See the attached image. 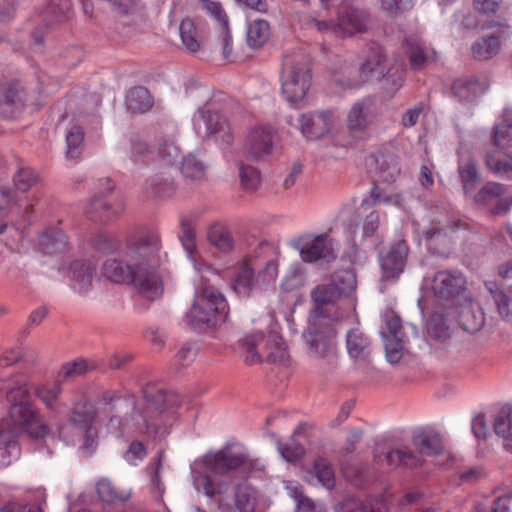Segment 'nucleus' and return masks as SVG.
I'll use <instances>...</instances> for the list:
<instances>
[{
	"label": "nucleus",
	"instance_id": "nucleus-1",
	"mask_svg": "<svg viewBox=\"0 0 512 512\" xmlns=\"http://www.w3.org/2000/svg\"><path fill=\"white\" fill-rule=\"evenodd\" d=\"M131 265L136 269V282L142 296L154 300L163 292L160 266L161 240L156 231H146L131 240L126 249Z\"/></svg>",
	"mask_w": 512,
	"mask_h": 512
},
{
	"label": "nucleus",
	"instance_id": "nucleus-2",
	"mask_svg": "<svg viewBox=\"0 0 512 512\" xmlns=\"http://www.w3.org/2000/svg\"><path fill=\"white\" fill-rule=\"evenodd\" d=\"M413 446L418 454L406 446L391 448L387 451L376 449L374 461L378 465L387 464L390 467H402L411 469L421 464V457L439 455L443 452L441 439L437 434L426 431L417 432L412 439Z\"/></svg>",
	"mask_w": 512,
	"mask_h": 512
},
{
	"label": "nucleus",
	"instance_id": "nucleus-3",
	"mask_svg": "<svg viewBox=\"0 0 512 512\" xmlns=\"http://www.w3.org/2000/svg\"><path fill=\"white\" fill-rule=\"evenodd\" d=\"M228 310L223 295L214 287L206 286L196 292L192 307L185 315V322L194 329L204 330L226 322Z\"/></svg>",
	"mask_w": 512,
	"mask_h": 512
},
{
	"label": "nucleus",
	"instance_id": "nucleus-4",
	"mask_svg": "<svg viewBox=\"0 0 512 512\" xmlns=\"http://www.w3.org/2000/svg\"><path fill=\"white\" fill-rule=\"evenodd\" d=\"M386 53L383 47L379 45H372L366 55L365 60L361 63L357 75L349 77L346 85L350 88H357L366 82L372 80L385 79L388 83H391L390 90H398L404 81V69H393L390 68L386 71L385 67Z\"/></svg>",
	"mask_w": 512,
	"mask_h": 512
},
{
	"label": "nucleus",
	"instance_id": "nucleus-5",
	"mask_svg": "<svg viewBox=\"0 0 512 512\" xmlns=\"http://www.w3.org/2000/svg\"><path fill=\"white\" fill-rule=\"evenodd\" d=\"M244 360L247 364H256L263 360L284 364L288 353L282 337L271 332L267 338L262 333L249 334L242 339Z\"/></svg>",
	"mask_w": 512,
	"mask_h": 512
},
{
	"label": "nucleus",
	"instance_id": "nucleus-6",
	"mask_svg": "<svg viewBox=\"0 0 512 512\" xmlns=\"http://www.w3.org/2000/svg\"><path fill=\"white\" fill-rule=\"evenodd\" d=\"M281 92L290 103L302 101L311 85L308 63L303 56L285 57L280 76Z\"/></svg>",
	"mask_w": 512,
	"mask_h": 512
},
{
	"label": "nucleus",
	"instance_id": "nucleus-7",
	"mask_svg": "<svg viewBox=\"0 0 512 512\" xmlns=\"http://www.w3.org/2000/svg\"><path fill=\"white\" fill-rule=\"evenodd\" d=\"M203 463L214 475H227L230 472L246 467L249 470H262L263 463L258 459H251L243 449L226 447L203 457Z\"/></svg>",
	"mask_w": 512,
	"mask_h": 512
},
{
	"label": "nucleus",
	"instance_id": "nucleus-8",
	"mask_svg": "<svg viewBox=\"0 0 512 512\" xmlns=\"http://www.w3.org/2000/svg\"><path fill=\"white\" fill-rule=\"evenodd\" d=\"M97 410L94 405L88 401H80L73 404L68 422L71 427L78 431L83 437L81 449L83 453L89 455L96 448L97 427L95 425Z\"/></svg>",
	"mask_w": 512,
	"mask_h": 512
},
{
	"label": "nucleus",
	"instance_id": "nucleus-9",
	"mask_svg": "<svg viewBox=\"0 0 512 512\" xmlns=\"http://www.w3.org/2000/svg\"><path fill=\"white\" fill-rule=\"evenodd\" d=\"M0 431H7L11 436L27 432L33 437L45 434L46 429L39 424L37 416L29 403L12 404L9 409V418L0 424Z\"/></svg>",
	"mask_w": 512,
	"mask_h": 512
},
{
	"label": "nucleus",
	"instance_id": "nucleus-10",
	"mask_svg": "<svg viewBox=\"0 0 512 512\" xmlns=\"http://www.w3.org/2000/svg\"><path fill=\"white\" fill-rule=\"evenodd\" d=\"M296 248L306 263H330L337 258L335 242L327 233L303 235L298 238Z\"/></svg>",
	"mask_w": 512,
	"mask_h": 512
},
{
	"label": "nucleus",
	"instance_id": "nucleus-11",
	"mask_svg": "<svg viewBox=\"0 0 512 512\" xmlns=\"http://www.w3.org/2000/svg\"><path fill=\"white\" fill-rule=\"evenodd\" d=\"M380 334L387 360L392 364L398 363L406 349V339L401 320L393 311L384 313Z\"/></svg>",
	"mask_w": 512,
	"mask_h": 512
},
{
	"label": "nucleus",
	"instance_id": "nucleus-12",
	"mask_svg": "<svg viewBox=\"0 0 512 512\" xmlns=\"http://www.w3.org/2000/svg\"><path fill=\"white\" fill-rule=\"evenodd\" d=\"M302 338L311 358L332 365L337 358L336 332L333 329L309 328Z\"/></svg>",
	"mask_w": 512,
	"mask_h": 512
},
{
	"label": "nucleus",
	"instance_id": "nucleus-13",
	"mask_svg": "<svg viewBox=\"0 0 512 512\" xmlns=\"http://www.w3.org/2000/svg\"><path fill=\"white\" fill-rule=\"evenodd\" d=\"M340 298V290L332 286L327 279L315 286L311 291V299L316 317L328 319L331 322L340 321L343 318L337 306Z\"/></svg>",
	"mask_w": 512,
	"mask_h": 512
},
{
	"label": "nucleus",
	"instance_id": "nucleus-14",
	"mask_svg": "<svg viewBox=\"0 0 512 512\" xmlns=\"http://www.w3.org/2000/svg\"><path fill=\"white\" fill-rule=\"evenodd\" d=\"M391 198L384 195L382 190L374 185L370 192V198H364L360 206L356 209L355 219L351 220V224L358 226V221L361 222L362 237L367 238L373 236L379 226L380 217L376 210H369L372 204L389 203Z\"/></svg>",
	"mask_w": 512,
	"mask_h": 512
},
{
	"label": "nucleus",
	"instance_id": "nucleus-15",
	"mask_svg": "<svg viewBox=\"0 0 512 512\" xmlns=\"http://www.w3.org/2000/svg\"><path fill=\"white\" fill-rule=\"evenodd\" d=\"M275 144V135L270 128L254 127L248 131L243 152L252 161H260L272 154Z\"/></svg>",
	"mask_w": 512,
	"mask_h": 512
},
{
	"label": "nucleus",
	"instance_id": "nucleus-16",
	"mask_svg": "<svg viewBox=\"0 0 512 512\" xmlns=\"http://www.w3.org/2000/svg\"><path fill=\"white\" fill-rule=\"evenodd\" d=\"M408 256V246L404 240H398L379 254L382 278L385 280L396 279L403 271Z\"/></svg>",
	"mask_w": 512,
	"mask_h": 512
},
{
	"label": "nucleus",
	"instance_id": "nucleus-17",
	"mask_svg": "<svg viewBox=\"0 0 512 512\" xmlns=\"http://www.w3.org/2000/svg\"><path fill=\"white\" fill-rule=\"evenodd\" d=\"M463 286L464 280L460 275L452 274L449 271H439L432 277H425L422 287L431 290L440 299L450 300L459 296Z\"/></svg>",
	"mask_w": 512,
	"mask_h": 512
},
{
	"label": "nucleus",
	"instance_id": "nucleus-18",
	"mask_svg": "<svg viewBox=\"0 0 512 512\" xmlns=\"http://www.w3.org/2000/svg\"><path fill=\"white\" fill-rule=\"evenodd\" d=\"M123 403H125L127 407H132V413L128 417H125L123 422L116 416L111 417L109 421L110 428H118L119 435L126 430L142 431L143 429L148 433H157V426L151 422L150 417L145 415L140 408L137 407L136 397L133 394L128 395L123 400Z\"/></svg>",
	"mask_w": 512,
	"mask_h": 512
},
{
	"label": "nucleus",
	"instance_id": "nucleus-19",
	"mask_svg": "<svg viewBox=\"0 0 512 512\" xmlns=\"http://www.w3.org/2000/svg\"><path fill=\"white\" fill-rule=\"evenodd\" d=\"M298 122L301 132L306 138L318 139L331 131L334 120L331 112L322 111L303 114Z\"/></svg>",
	"mask_w": 512,
	"mask_h": 512
},
{
	"label": "nucleus",
	"instance_id": "nucleus-20",
	"mask_svg": "<svg viewBox=\"0 0 512 512\" xmlns=\"http://www.w3.org/2000/svg\"><path fill=\"white\" fill-rule=\"evenodd\" d=\"M127 255L124 259L109 258L103 264V275L115 283H131L142 295V289L136 282V269L132 267Z\"/></svg>",
	"mask_w": 512,
	"mask_h": 512
},
{
	"label": "nucleus",
	"instance_id": "nucleus-21",
	"mask_svg": "<svg viewBox=\"0 0 512 512\" xmlns=\"http://www.w3.org/2000/svg\"><path fill=\"white\" fill-rule=\"evenodd\" d=\"M457 320L459 326L467 333L479 332L485 324V314L478 303L464 298L457 306Z\"/></svg>",
	"mask_w": 512,
	"mask_h": 512
},
{
	"label": "nucleus",
	"instance_id": "nucleus-22",
	"mask_svg": "<svg viewBox=\"0 0 512 512\" xmlns=\"http://www.w3.org/2000/svg\"><path fill=\"white\" fill-rule=\"evenodd\" d=\"M404 50L413 70L418 71L437 60V53L417 38H407Z\"/></svg>",
	"mask_w": 512,
	"mask_h": 512
},
{
	"label": "nucleus",
	"instance_id": "nucleus-23",
	"mask_svg": "<svg viewBox=\"0 0 512 512\" xmlns=\"http://www.w3.org/2000/svg\"><path fill=\"white\" fill-rule=\"evenodd\" d=\"M96 263L91 260H77L71 263L69 278L72 288L78 293H86L92 286Z\"/></svg>",
	"mask_w": 512,
	"mask_h": 512
},
{
	"label": "nucleus",
	"instance_id": "nucleus-24",
	"mask_svg": "<svg viewBox=\"0 0 512 512\" xmlns=\"http://www.w3.org/2000/svg\"><path fill=\"white\" fill-rule=\"evenodd\" d=\"M368 166H375L377 181L392 183L400 174V164L397 156L393 154L372 155L367 159Z\"/></svg>",
	"mask_w": 512,
	"mask_h": 512
},
{
	"label": "nucleus",
	"instance_id": "nucleus-25",
	"mask_svg": "<svg viewBox=\"0 0 512 512\" xmlns=\"http://www.w3.org/2000/svg\"><path fill=\"white\" fill-rule=\"evenodd\" d=\"M369 15L366 11L357 8L346 10L337 22L339 36H352L368 30Z\"/></svg>",
	"mask_w": 512,
	"mask_h": 512
},
{
	"label": "nucleus",
	"instance_id": "nucleus-26",
	"mask_svg": "<svg viewBox=\"0 0 512 512\" xmlns=\"http://www.w3.org/2000/svg\"><path fill=\"white\" fill-rule=\"evenodd\" d=\"M345 344L347 353L353 360L361 362L368 360L371 354V340L359 327L347 330Z\"/></svg>",
	"mask_w": 512,
	"mask_h": 512
},
{
	"label": "nucleus",
	"instance_id": "nucleus-27",
	"mask_svg": "<svg viewBox=\"0 0 512 512\" xmlns=\"http://www.w3.org/2000/svg\"><path fill=\"white\" fill-rule=\"evenodd\" d=\"M143 396L149 407L159 413L179 405V396L175 392H167L155 385L145 386Z\"/></svg>",
	"mask_w": 512,
	"mask_h": 512
},
{
	"label": "nucleus",
	"instance_id": "nucleus-28",
	"mask_svg": "<svg viewBox=\"0 0 512 512\" xmlns=\"http://www.w3.org/2000/svg\"><path fill=\"white\" fill-rule=\"evenodd\" d=\"M373 119L372 103L369 99H363L351 107L347 116V127L351 132L363 131L373 122Z\"/></svg>",
	"mask_w": 512,
	"mask_h": 512
},
{
	"label": "nucleus",
	"instance_id": "nucleus-29",
	"mask_svg": "<svg viewBox=\"0 0 512 512\" xmlns=\"http://www.w3.org/2000/svg\"><path fill=\"white\" fill-rule=\"evenodd\" d=\"M123 210L121 203H111L95 195L85 206V214L93 221L106 222L119 215Z\"/></svg>",
	"mask_w": 512,
	"mask_h": 512
},
{
	"label": "nucleus",
	"instance_id": "nucleus-30",
	"mask_svg": "<svg viewBox=\"0 0 512 512\" xmlns=\"http://www.w3.org/2000/svg\"><path fill=\"white\" fill-rule=\"evenodd\" d=\"M199 114L205 122L207 133L216 141L224 144H230L233 141L230 126L222 115L205 110H199Z\"/></svg>",
	"mask_w": 512,
	"mask_h": 512
},
{
	"label": "nucleus",
	"instance_id": "nucleus-31",
	"mask_svg": "<svg viewBox=\"0 0 512 512\" xmlns=\"http://www.w3.org/2000/svg\"><path fill=\"white\" fill-rule=\"evenodd\" d=\"M23 93L11 84H0V114L13 117L23 107Z\"/></svg>",
	"mask_w": 512,
	"mask_h": 512
},
{
	"label": "nucleus",
	"instance_id": "nucleus-32",
	"mask_svg": "<svg viewBox=\"0 0 512 512\" xmlns=\"http://www.w3.org/2000/svg\"><path fill=\"white\" fill-rule=\"evenodd\" d=\"M452 94L460 102L470 103L485 91V87L476 78H459L451 87Z\"/></svg>",
	"mask_w": 512,
	"mask_h": 512
},
{
	"label": "nucleus",
	"instance_id": "nucleus-33",
	"mask_svg": "<svg viewBox=\"0 0 512 512\" xmlns=\"http://www.w3.org/2000/svg\"><path fill=\"white\" fill-rule=\"evenodd\" d=\"M175 190L174 180L167 172L162 171L150 176L144 186L148 197L163 198L170 196Z\"/></svg>",
	"mask_w": 512,
	"mask_h": 512
},
{
	"label": "nucleus",
	"instance_id": "nucleus-34",
	"mask_svg": "<svg viewBox=\"0 0 512 512\" xmlns=\"http://www.w3.org/2000/svg\"><path fill=\"white\" fill-rule=\"evenodd\" d=\"M125 104L132 114H143L153 107L154 100L147 88L136 86L128 91Z\"/></svg>",
	"mask_w": 512,
	"mask_h": 512
},
{
	"label": "nucleus",
	"instance_id": "nucleus-35",
	"mask_svg": "<svg viewBox=\"0 0 512 512\" xmlns=\"http://www.w3.org/2000/svg\"><path fill=\"white\" fill-rule=\"evenodd\" d=\"M423 235L428 241V248L434 254L444 258L449 256L452 249V242L441 228H429L423 232Z\"/></svg>",
	"mask_w": 512,
	"mask_h": 512
},
{
	"label": "nucleus",
	"instance_id": "nucleus-36",
	"mask_svg": "<svg viewBox=\"0 0 512 512\" xmlns=\"http://www.w3.org/2000/svg\"><path fill=\"white\" fill-rule=\"evenodd\" d=\"M458 172L462 181L463 191L468 195L474 190L475 184L480 181V174L477 170L475 159L471 156L461 157Z\"/></svg>",
	"mask_w": 512,
	"mask_h": 512
},
{
	"label": "nucleus",
	"instance_id": "nucleus-37",
	"mask_svg": "<svg viewBox=\"0 0 512 512\" xmlns=\"http://www.w3.org/2000/svg\"><path fill=\"white\" fill-rule=\"evenodd\" d=\"M233 288L238 295L243 297L249 296L253 290H257L253 269L247 263L238 266Z\"/></svg>",
	"mask_w": 512,
	"mask_h": 512
},
{
	"label": "nucleus",
	"instance_id": "nucleus-38",
	"mask_svg": "<svg viewBox=\"0 0 512 512\" xmlns=\"http://www.w3.org/2000/svg\"><path fill=\"white\" fill-rule=\"evenodd\" d=\"M511 412V407L504 406L499 410L494 420V431L504 439L503 446L510 452H512Z\"/></svg>",
	"mask_w": 512,
	"mask_h": 512
},
{
	"label": "nucleus",
	"instance_id": "nucleus-39",
	"mask_svg": "<svg viewBox=\"0 0 512 512\" xmlns=\"http://www.w3.org/2000/svg\"><path fill=\"white\" fill-rule=\"evenodd\" d=\"M97 493L103 502L109 504H121L126 502L131 496L130 489H119L108 479H101L97 483Z\"/></svg>",
	"mask_w": 512,
	"mask_h": 512
},
{
	"label": "nucleus",
	"instance_id": "nucleus-40",
	"mask_svg": "<svg viewBox=\"0 0 512 512\" xmlns=\"http://www.w3.org/2000/svg\"><path fill=\"white\" fill-rule=\"evenodd\" d=\"M180 241L184 250L193 262L194 268L198 271H201L202 267L198 259L195 230L188 220H182L181 222Z\"/></svg>",
	"mask_w": 512,
	"mask_h": 512
},
{
	"label": "nucleus",
	"instance_id": "nucleus-41",
	"mask_svg": "<svg viewBox=\"0 0 512 512\" xmlns=\"http://www.w3.org/2000/svg\"><path fill=\"white\" fill-rule=\"evenodd\" d=\"M67 244V237L64 232L57 228H49L39 237V245L45 253H56L62 251Z\"/></svg>",
	"mask_w": 512,
	"mask_h": 512
},
{
	"label": "nucleus",
	"instance_id": "nucleus-42",
	"mask_svg": "<svg viewBox=\"0 0 512 512\" xmlns=\"http://www.w3.org/2000/svg\"><path fill=\"white\" fill-rule=\"evenodd\" d=\"M6 399L12 404L29 403V391L26 380L23 377H13L3 387Z\"/></svg>",
	"mask_w": 512,
	"mask_h": 512
},
{
	"label": "nucleus",
	"instance_id": "nucleus-43",
	"mask_svg": "<svg viewBox=\"0 0 512 512\" xmlns=\"http://www.w3.org/2000/svg\"><path fill=\"white\" fill-rule=\"evenodd\" d=\"M309 482L316 479L322 486L331 489L335 485V474L330 463L325 459H318L314 463L313 471L306 475Z\"/></svg>",
	"mask_w": 512,
	"mask_h": 512
},
{
	"label": "nucleus",
	"instance_id": "nucleus-44",
	"mask_svg": "<svg viewBox=\"0 0 512 512\" xmlns=\"http://www.w3.org/2000/svg\"><path fill=\"white\" fill-rule=\"evenodd\" d=\"M98 368L95 361L78 358L72 362L65 363L59 372V378L63 380L84 376Z\"/></svg>",
	"mask_w": 512,
	"mask_h": 512
},
{
	"label": "nucleus",
	"instance_id": "nucleus-45",
	"mask_svg": "<svg viewBox=\"0 0 512 512\" xmlns=\"http://www.w3.org/2000/svg\"><path fill=\"white\" fill-rule=\"evenodd\" d=\"M205 163L195 154H188L181 161L180 171L182 175L191 181H202L206 177Z\"/></svg>",
	"mask_w": 512,
	"mask_h": 512
},
{
	"label": "nucleus",
	"instance_id": "nucleus-46",
	"mask_svg": "<svg viewBox=\"0 0 512 512\" xmlns=\"http://www.w3.org/2000/svg\"><path fill=\"white\" fill-rule=\"evenodd\" d=\"M426 334L431 339L445 341L450 337V327L443 313H433L426 323Z\"/></svg>",
	"mask_w": 512,
	"mask_h": 512
},
{
	"label": "nucleus",
	"instance_id": "nucleus-47",
	"mask_svg": "<svg viewBox=\"0 0 512 512\" xmlns=\"http://www.w3.org/2000/svg\"><path fill=\"white\" fill-rule=\"evenodd\" d=\"M194 485L197 490H202L209 497L223 496L229 490V483L225 480L214 481L207 475L198 474L194 477Z\"/></svg>",
	"mask_w": 512,
	"mask_h": 512
},
{
	"label": "nucleus",
	"instance_id": "nucleus-48",
	"mask_svg": "<svg viewBox=\"0 0 512 512\" xmlns=\"http://www.w3.org/2000/svg\"><path fill=\"white\" fill-rule=\"evenodd\" d=\"M329 283L340 290V295L350 296L357 286L356 276L351 270H340L332 274L328 279Z\"/></svg>",
	"mask_w": 512,
	"mask_h": 512
},
{
	"label": "nucleus",
	"instance_id": "nucleus-49",
	"mask_svg": "<svg viewBox=\"0 0 512 512\" xmlns=\"http://www.w3.org/2000/svg\"><path fill=\"white\" fill-rule=\"evenodd\" d=\"M485 164L494 174H506L512 171V156L500 151H489L485 157Z\"/></svg>",
	"mask_w": 512,
	"mask_h": 512
},
{
	"label": "nucleus",
	"instance_id": "nucleus-50",
	"mask_svg": "<svg viewBox=\"0 0 512 512\" xmlns=\"http://www.w3.org/2000/svg\"><path fill=\"white\" fill-rule=\"evenodd\" d=\"M269 36V24L265 20H255L248 26L247 43L252 48L262 46L269 39Z\"/></svg>",
	"mask_w": 512,
	"mask_h": 512
},
{
	"label": "nucleus",
	"instance_id": "nucleus-51",
	"mask_svg": "<svg viewBox=\"0 0 512 512\" xmlns=\"http://www.w3.org/2000/svg\"><path fill=\"white\" fill-rule=\"evenodd\" d=\"M179 31L185 48L191 53L197 52L200 49L202 39L199 37L192 20L184 19L180 24Z\"/></svg>",
	"mask_w": 512,
	"mask_h": 512
},
{
	"label": "nucleus",
	"instance_id": "nucleus-52",
	"mask_svg": "<svg viewBox=\"0 0 512 512\" xmlns=\"http://www.w3.org/2000/svg\"><path fill=\"white\" fill-rule=\"evenodd\" d=\"M40 181V175L30 166H19L13 176L17 190L27 192Z\"/></svg>",
	"mask_w": 512,
	"mask_h": 512
},
{
	"label": "nucleus",
	"instance_id": "nucleus-53",
	"mask_svg": "<svg viewBox=\"0 0 512 512\" xmlns=\"http://www.w3.org/2000/svg\"><path fill=\"white\" fill-rule=\"evenodd\" d=\"M383 505L372 499L346 498L336 507V512H378Z\"/></svg>",
	"mask_w": 512,
	"mask_h": 512
},
{
	"label": "nucleus",
	"instance_id": "nucleus-54",
	"mask_svg": "<svg viewBox=\"0 0 512 512\" xmlns=\"http://www.w3.org/2000/svg\"><path fill=\"white\" fill-rule=\"evenodd\" d=\"M492 141L500 148L512 147V116L494 126Z\"/></svg>",
	"mask_w": 512,
	"mask_h": 512
},
{
	"label": "nucleus",
	"instance_id": "nucleus-55",
	"mask_svg": "<svg viewBox=\"0 0 512 512\" xmlns=\"http://www.w3.org/2000/svg\"><path fill=\"white\" fill-rule=\"evenodd\" d=\"M235 506L239 512H253L256 506L255 491L247 485H238L235 491Z\"/></svg>",
	"mask_w": 512,
	"mask_h": 512
},
{
	"label": "nucleus",
	"instance_id": "nucleus-56",
	"mask_svg": "<svg viewBox=\"0 0 512 512\" xmlns=\"http://www.w3.org/2000/svg\"><path fill=\"white\" fill-rule=\"evenodd\" d=\"M499 50V39L495 36L482 38L472 47L473 56L479 60H487L497 54Z\"/></svg>",
	"mask_w": 512,
	"mask_h": 512
},
{
	"label": "nucleus",
	"instance_id": "nucleus-57",
	"mask_svg": "<svg viewBox=\"0 0 512 512\" xmlns=\"http://www.w3.org/2000/svg\"><path fill=\"white\" fill-rule=\"evenodd\" d=\"M208 240L211 245L222 252L233 249V240L230 232L222 226H214L208 232Z\"/></svg>",
	"mask_w": 512,
	"mask_h": 512
},
{
	"label": "nucleus",
	"instance_id": "nucleus-58",
	"mask_svg": "<svg viewBox=\"0 0 512 512\" xmlns=\"http://www.w3.org/2000/svg\"><path fill=\"white\" fill-rule=\"evenodd\" d=\"M239 177L242 188L247 192L255 191L260 185V173L253 166L242 164L239 168Z\"/></svg>",
	"mask_w": 512,
	"mask_h": 512
},
{
	"label": "nucleus",
	"instance_id": "nucleus-59",
	"mask_svg": "<svg viewBox=\"0 0 512 512\" xmlns=\"http://www.w3.org/2000/svg\"><path fill=\"white\" fill-rule=\"evenodd\" d=\"M84 139L83 130L79 126H73L66 135V157L76 158L80 154V147Z\"/></svg>",
	"mask_w": 512,
	"mask_h": 512
},
{
	"label": "nucleus",
	"instance_id": "nucleus-60",
	"mask_svg": "<svg viewBox=\"0 0 512 512\" xmlns=\"http://www.w3.org/2000/svg\"><path fill=\"white\" fill-rule=\"evenodd\" d=\"M158 154L167 165H173L180 157V149L174 141L163 139L158 143Z\"/></svg>",
	"mask_w": 512,
	"mask_h": 512
},
{
	"label": "nucleus",
	"instance_id": "nucleus-61",
	"mask_svg": "<svg viewBox=\"0 0 512 512\" xmlns=\"http://www.w3.org/2000/svg\"><path fill=\"white\" fill-rule=\"evenodd\" d=\"M504 193V186L496 182H488L475 195L474 200L478 204H487Z\"/></svg>",
	"mask_w": 512,
	"mask_h": 512
},
{
	"label": "nucleus",
	"instance_id": "nucleus-62",
	"mask_svg": "<svg viewBox=\"0 0 512 512\" xmlns=\"http://www.w3.org/2000/svg\"><path fill=\"white\" fill-rule=\"evenodd\" d=\"M278 275V266L275 262L270 261L265 268L255 276L258 289H267L272 286Z\"/></svg>",
	"mask_w": 512,
	"mask_h": 512
},
{
	"label": "nucleus",
	"instance_id": "nucleus-63",
	"mask_svg": "<svg viewBox=\"0 0 512 512\" xmlns=\"http://www.w3.org/2000/svg\"><path fill=\"white\" fill-rule=\"evenodd\" d=\"M36 395L49 407L52 408L55 401L59 398L62 393V386L59 381L55 382L51 386L37 387Z\"/></svg>",
	"mask_w": 512,
	"mask_h": 512
},
{
	"label": "nucleus",
	"instance_id": "nucleus-64",
	"mask_svg": "<svg viewBox=\"0 0 512 512\" xmlns=\"http://www.w3.org/2000/svg\"><path fill=\"white\" fill-rule=\"evenodd\" d=\"M278 450L281 456L288 462L299 459L304 454V448L301 444L296 443L293 439L285 444H278Z\"/></svg>",
	"mask_w": 512,
	"mask_h": 512
}]
</instances>
